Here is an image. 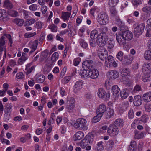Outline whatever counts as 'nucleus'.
Segmentation results:
<instances>
[{"instance_id":"nucleus-1","label":"nucleus","mask_w":151,"mask_h":151,"mask_svg":"<svg viewBox=\"0 0 151 151\" xmlns=\"http://www.w3.org/2000/svg\"><path fill=\"white\" fill-rule=\"evenodd\" d=\"M86 123L87 121L86 119L83 118H79L77 119L74 126L76 128L79 129L81 130H86L88 128Z\"/></svg>"},{"instance_id":"nucleus-2","label":"nucleus","mask_w":151,"mask_h":151,"mask_svg":"<svg viewBox=\"0 0 151 151\" xmlns=\"http://www.w3.org/2000/svg\"><path fill=\"white\" fill-rule=\"evenodd\" d=\"M108 17L107 15L104 12H101L98 15L97 20L101 25H105L108 22Z\"/></svg>"},{"instance_id":"nucleus-3","label":"nucleus","mask_w":151,"mask_h":151,"mask_svg":"<svg viewBox=\"0 0 151 151\" xmlns=\"http://www.w3.org/2000/svg\"><path fill=\"white\" fill-rule=\"evenodd\" d=\"M108 40V36L106 34L99 35L97 40L98 45L101 47H103L106 44Z\"/></svg>"},{"instance_id":"nucleus-4","label":"nucleus","mask_w":151,"mask_h":151,"mask_svg":"<svg viewBox=\"0 0 151 151\" xmlns=\"http://www.w3.org/2000/svg\"><path fill=\"white\" fill-rule=\"evenodd\" d=\"M118 131L117 126L114 124H111L108 129L107 132L109 135L111 136H114L117 135Z\"/></svg>"},{"instance_id":"nucleus-5","label":"nucleus","mask_w":151,"mask_h":151,"mask_svg":"<svg viewBox=\"0 0 151 151\" xmlns=\"http://www.w3.org/2000/svg\"><path fill=\"white\" fill-rule=\"evenodd\" d=\"M98 95L100 98H103L106 97V98H109L110 97V93H106L104 90L102 88H99L98 91Z\"/></svg>"},{"instance_id":"nucleus-6","label":"nucleus","mask_w":151,"mask_h":151,"mask_svg":"<svg viewBox=\"0 0 151 151\" xmlns=\"http://www.w3.org/2000/svg\"><path fill=\"white\" fill-rule=\"evenodd\" d=\"M93 65V62L91 60H88L83 62L82 67L84 69L90 70Z\"/></svg>"},{"instance_id":"nucleus-7","label":"nucleus","mask_w":151,"mask_h":151,"mask_svg":"<svg viewBox=\"0 0 151 151\" xmlns=\"http://www.w3.org/2000/svg\"><path fill=\"white\" fill-rule=\"evenodd\" d=\"M145 25L144 24H141L137 26L134 30V34L137 35H141L143 32Z\"/></svg>"},{"instance_id":"nucleus-8","label":"nucleus","mask_w":151,"mask_h":151,"mask_svg":"<svg viewBox=\"0 0 151 151\" xmlns=\"http://www.w3.org/2000/svg\"><path fill=\"white\" fill-rule=\"evenodd\" d=\"M83 82L82 81H77L75 84L73 91L75 93H77L82 88L83 85Z\"/></svg>"},{"instance_id":"nucleus-9","label":"nucleus","mask_w":151,"mask_h":151,"mask_svg":"<svg viewBox=\"0 0 151 151\" xmlns=\"http://www.w3.org/2000/svg\"><path fill=\"white\" fill-rule=\"evenodd\" d=\"M116 40L119 44L120 45H124L126 43V41L123 38L122 34H118V35L116 34Z\"/></svg>"},{"instance_id":"nucleus-10","label":"nucleus","mask_w":151,"mask_h":151,"mask_svg":"<svg viewBox=\"0 0 151 151\" xmlns=\"http://www.w3.org/2000/svg\"><path fill=\"white\" fill-rule=\"evenodd\" d=\"M88 75L91 78L95 79L99 75V72L96 69H91L89 70Z\"/></svg>"},{"instance_id":"nucleus-11","label":"nucleus","mask_w":151,"mask_h":151,"mask_svg":"<svg viewBox=\"0 0 151 151\" xmlns=\"http://www.w3.org/2000/svg\"><path fill=\"white\" fill-rule=\"evenodd\" d=\"M142 71L145 74H150L151 72V65L148 63L144 65L142 67Z\"/></svg>"},{"instance_id":"nucleus-12","label":"nucleus","mask_w":151,"mask_h":151,"mask_svg":"<svg viewBox=\"0 0 151 151\" xmlns=\"http://www.w3.org/2000/svg\"><path fill=\"white\" fill-rule=\"evenodd\" d=\"M122 34L126 41V40H130L132 38L133 34L129 30L123 32Z\"/></svg>"},{"instance_id":"nucleus-13","label":"nucleus","mask_w":151,"mask_h":151,"mask_svg":"<svg viewBox=\"0 0 151 151\" xmlns=\"http://www.w3.org/2000/svg\"><path fill=\"white\" fill-rule=\"evenodd\" d=\"M142 104V99L141 96L139 95L134 96L133 99V104L134 106H139Z\"/></svg>"},{"instance_id":"nucleus-14","label":"nucleus","mask_w":151,"mask_h":151,"mask_svg":"<svg viewBox=\"0 0 151 151\" xmlns=\"http://www.w3.org/2000/svg\"><path fill=\"white\" fill-rule=\"evenodd\" d=\"M108 52L105 49L102 50V51L99 54V58L102 61L106 60V57L108 56Z\"/></svg>"},{"instance_id":"nucleus-15","label":"nucleus","mask_w":151,"mask_h":151,"mask_svg":"<svg viewBox=\"0 0 151 151\" xmlns=\"http://www.w3.org/2000/svg\"><path fill=\"white\" fill-rule=\"evenodd\" d=\"M107 75L108 77L112 79H114L117 78L119 76V73L115 70H110L107 73Z\"/></svg>"},{"instance_id":"nucleus-16","label":"nucleus","mask_w":151,"mask_h":151,"mask_svg":"<svg viewBox=\"0 0 151 151\" xmlns=\"http://www.w3.org/2000/svg\"><path fill=\"white\" fill-rule=\"evenodd\" d=\"M84 136L83 133L81 131L77 132L73 136V138L74 141L80 140L82 139Z\"/></svg>"},{"instance_id":"nucleus-17","label":"nucleus","mask_w":151,"mask_h":151,"mask_svg":"<svg viewBox=\"0 0 151 151\" xmlns=\"http://www.w3.org/2000/svg\"><path fill=\"white\" fill-rule=\"evenodd\" d=\"M38 44V42L37 40H35L32 43L29 44V47L31 49L30 52V54H31L35 51L36 49Z\"/></svg>"},{"instance_id":"nucleus-18","label":"nucleus","mask_w":151,"mask_h":151,"mask_svg":"<svg viewBox=\"0 0 151 151\" xmlns=\"http://www.w3.org/2000/svg\"><path fill=\"white\" fill-rule=\"evenodd\" d=\"M144 101L145 102H148L151 101V92H148L144 94L143 96Z\"/></svg>"},{"instance_id":"nucleus-19","label":"nucleus","mask_w":151,"mask_h":151,"mask_svg":"<svg viewBox=\"0 0 151 151\" xmlns=\"http://www.w3.org/2000/svg\"><path fill=\"white\" fill-rule=\"evenodd\" d=\"M106 110V106L103 104H101L99 105V108L97 110V112L98 114H101L103 115Z\"/></svg>"},{"instance_id":"nucleus-20","label":"nucleus","mask_w":151,"mask_h":151,"mask_svg":"<svg viewBox=\"0 0 151 151\" xmlns=\"http://www.w3.org/2000/svg\"><path fill=\"white\" fill-rule=\"evenodd\" d=\"M13 22L18 26H21L23 25L24 21L23 19L16 18L13 19Z\"/></svg>"},{"instance_id":"nucleus-21","label":"nucleus","mask_w":151,"mask_h":151,"mask_svg":"<svg viewBox=\"0 0 151 151\" xmlns=\"http://www.w3.org/2000/svg\"><path fill=\"white\" fill-rule=\"evenodd\" d=\"M8 14L6 11L3 9L0 10V20H3L7 16Z\"/></svg>"},{"instance_id":"nucleus-22","label":"nucleus","mask_w":151,"mask_h":151,"mask_svg":"<svg viewBox=\"0 0 151 151\" xmlns=\"http://www.w3.org/2000/svg\"><path fill=\"white\" fill-rule=\"evenodd\" d=\"M121 98L124 99L127 97L129 95V91L127 89H124L120 92Z\"/></svg>"},{"instance_id":"nucleus-23","label":"nucleus","mask_w":151,"mask_h":151,"mask_svg":"<svg viewBox=\"0 0 151 151\" xmlns=\"http://www.w3.org/2000/svg\"><path fill=\"white\" fill-rule=\"evenodd\" d=\"M114 60V58L113 56L111 55L108 56L106 59L105 64L108 67V66L110 65Z\"/></svg>"},{"instance_id":"nucleus-24","label":"nucleus","mask_w":151,"mask_h":151,"mask_svg":"<svg viewBox=\"0 0 151 151\" xmlns=\"http://www.w3.org/2000/svg\"><path fill=\"white\" fill-rule=\"evenodd\" d=\"M120 91V89L117 85H114L112 87V91L114 95L115 96L116 95L117 96V95H119L118 93Z\"/></svg>"},{"instance_id":"nucleus-25","label":"nucleus","mask_w":151,"mask_h":151,"mask_svg":"<svg viewBox=\"0 0 151 151\" xmlns=\"http://www.w3.org/2000/svg\"><path fill=\"white\" fill-rule=\"evenodd\" d=\"M4 6L7 9H12L13 6L11 1L9 0H5L4 2Z\"/></svg>"},{"instance_id":"nucleus-26","label":"nucleus","mask_w":151,"mask_h":151,"mask_svg":"<svg viewBox=\"0 0 151 151\" xmlns=\"http://www.w3.org/2000/svg\"><path fill=\"white\" fill-rule=\"evenodd\" d=\"M102 116V114H98L97 115L93 117L92 119L93 123H96L99 121Z\"/></svg>"},{"instance_id":"nucleus-27","label":"nucleus","mask_w":151,"mask_h":151,"mask_svg":"<svg viewBox=\"0 0 151 151\" xmlns=\"http://www.w3.org/2000/svg\"><path fill=\"white\" fill-rule=\"evenodd\" d=\"M97 31L96 30H94L92 31L90 34V37L92 39H95L97 38H98L99 35H98L97 32Z\"/></svg>"},{"instance_id":"nucleus-28","label":"nucleus","mask_w":151,"mask_h":151,"mask_svg":"<svg viewBox=\"0 0 151 151\" xmlns=\"http://www.w3.org/2000/svg\"><path fill=\"white\" fill-rule=\"evenodd\" d=\"M122 61L123 64L127 65L131 64L132 62L131 60L126 56H124V59Z\"/></svg>"},{"instance_id":"nucleus-29","label":"nucleus","mask_w":151,"mask_h":151,"mask_svg":"<svg viewBox=\"0 0 151 151\" xmlns=\"http://www.w3.org/2000/svg\"><path fill=\"white\" fill-rule=\"evenodd\" d=\"M12 107V106L11 104H7L5 106V110L4 112L5 114L9 113L11 111V109Z\"/></svg>"},{"instance_id":"nucleus-30","label":"nucleus","mask_w":151,"mask_h":151,"mask_svg":"<svg viewBox=\"0 0 151 151\" xmlns=\"http://www.w3.org/2000/svg\"><path fill=\"white\" fill-rule=\"evenodd\" d=\"M144 58L145 59L151 60V51L147 50L145 52L144 54Z\"/></svg>"},{"instance_id":"nucleus-31","label":"nucleus","mask_w":151,"mask_h":151,"mask_svg":"<svg viewBox=\"0 0 151 151\" xmlns=\"http://www.w3.org/2000/svg\"><path fill=\"white\" fill-rule=\"evenodd\" d=\"M36 22L35 19H30L27 20L25 23V26H28L33 24Z\"/></svg>"},{"instance_id":"nucleus-32","label":"nucleus","mask_w":151,"mask_h":151,"mask_svg":"<svg viewBox=\"0 0 151 151\" xmlns=\"http://www.w3.org/2000/svg\"><path fill=\"white\" fill-rule=\"evenodd\" d=\"M114 113L113 110L111 109H109L106 115V118L108 119L111 117L113 115Z\"/></svg>"},{"instance_id":"nucleus-33","label":"nucleus","mask_w":151,"mask_h":151,"mask_svg":"<svg viewBox=\"0 0 151 151\" xmlns=\"http://www.w3.org/2000/svg\"><path fill=\"white\" fill-rule=\"evenodd\" d=\"M9 14L11 17H15L18 16V13L14 10H11L9 12Z\"/></svg>"},{"instance_id":"nucleus-34","label":"nucleus","mask_w":151,"mask_h":151,"mask_svg":"<svg viewBox=\"0 0 151 151\" xmlns=\"http://www.w3.org/2000/svg\"><path fill=\"white\" fill-rule=\"evenodd\" d=\"M75 107V105L74 104L68 103L66 105V108L68 111L70 113L72 112L73 109Z\"/></svg>"},{"instance_id":"nucleus-35","label":"nucleus","mask_w":151,"mask_h":151,"mask_svg":"<svg viewBox=\"0 0 151 151\" xmlns=\"http://www.w3.org/2000/svg\"><path fill=\"white\" fill-rule=\"evenodd\" d=\"M88 143L87 140H86L84 138L81 141L80 145L82 148L84 149L88 145Z\"/></svg>"},{"instance_id":"nucleus-36","label":"nucleus","mask_w":151,"mask_h":151,"mask_svg":"<svg viewBox=\"0 0 151 151\" xmlns=\"http://www.w3.org/2000/svg\"><path fill=\"white\" fill-rule=\"evenodd\" d=\"M103 144V142L102 141L98 143L96 147L98 151H100L103 150L104 147Z\"/></svg>"},{"instance_id":"nucleus-37","label":"nucleus","mask_w":151,"mask_h":151,"mask_svg":"<svg viewBox=\"0 0 151 151\" xmlns=\"http://www.w3.org/2000/svg\"><path fill=\"white\" fill-rule=\"evenodd\" d=\"M100 33L99 35L106 34V33L107 32L108 28L107 27L104 26L100 28Z\"/></svg>"},{"instance_id":"nucleus-38","label":"nucleus","mask_w":151,"mask_h":151,"mask_svg":"<svg viewBox=\"0 0 151 151\" xmlns=\"http://www.w3.org/2000/svg\"><path fill=\"white\" fill-rule=\"evenodd\" d=\"M45 80V76L42 75H40L37 78V82L40 83L43 82Z\"/></svg>"},{"instance_id":"nucleus-39","label":"nucleus","mask_w":151,"mask_h":151,"mask_svg":"<svg viewBox=\"0 0 151 151\" xmlns=\"http://www.w3.org/2000/svg\"><path fill=\"white\" fill-rule=\"evenodd\" d=\"M71 14L70 13L65 12L63 13L62 17L64 20L68 19Z\"/></svg>"},{"instance_id":"nucleus-40","label":"nucleus","mask_w":151,"mask_h":151,"mask_svg":"<svg viewBox=\"0 0 151 151\" xmlns=\"http://www.w3.org/2000/svg\"><path fill=\"white\" fill-rule=\"evenodd\" d=\"M149 119V117L146 114H144L141 117L140 121L144 123H146Z\"/></svg>"},{"instance_id":"nucleus-41","label":"nucleus","mask_w":151,"mask_h":151,"mask_svg":"<svg viewBox=\"0 0 151 151\" xmlns=\"http://www.w3.org/2000/svg\"><path fill=\"white\" fill-rule=\"evenodd\" d=\"M84 70H83L81 71V72L80 73V75L81 76L84 78H86L88 76V75L87 74V71L86 69H84Z\"/></svg>"},{"instance_id":"nucleus-42","label":"nucleus","mask_w":151,"mask_h":151,"mask_svg":"<svg viewBox=\"0 0 151 151\" xmlns=\"http://www.w3.org/2000/svg\"><path fill=\"white\" fill-rule=\"evenodd\" d=\"M110 12L111 17H114L116 16L117 14L116 9L112 7L110 9Z\"/></svg>"},{"instance_id":"nucleus-43","label":"nucleus","mask_w":151,"mask_h":151,"mask_svg":"<svg viewBox=\"0 0 151 151\" xmlns=\"http://www.w3.org/2000/svg\"><path fill=\"white\" fill-rule=\"evenodd\" d=\"M80 43L81 46L83 48L86 49L88 46L87 43L83 39H81L80 40Z\"/></svg>"},{"instance_id":"nucleus-44","label":"nucleus","mask_w":151,"mask_h":151,"mask_svg":"<svg viewBox=\"0 0 151 151\" xmlns=\"http://www.w3.org/2000/svg\"><path fill=\"white\" fill-rule=\"evenodd\" d=\"M129 105V103L128 101L123 103L122 106L121 107L122 110L123 111H125L128 107Z\"/></svg>"},{"instance_id":"nucleus-45","label":"nucleus","mask_w":151,"mask_h":151,"mask_svg":"<svg viewBox=\"0 0 151 151\" xmlns=\"http://www.w3.org/2000/svg\"><path fill=\"white\" fill-rule=\"evenodd\" d=\"M117 58L120 61H122L123 59V53L122 51L119 52L116 55Z\"/></svg>"},{"instance_id":"nucleus-46","label":"nucleus","mask_w":151,"mask_h":151,"mask_svg":"<svg viewBox=\"0 0 151 151\" xmlns=\"http://www.w3.org/2000/svg\"><path fill=\"white\" fill-rule=\"evenodd\" d=\"M129 69L127 68H124L123 69L122 72V74L123 77H124L128 75L129 74Z\"/></svg>"},{"instance_id":"nucleus-47","label":"nucleus","mask_w":151,"mask_h":151,"mask_svg":"<svg viewBox=\"0 0 151 151\" xmlns=\"http://www.w3.org/2000/svg\"><path fill=\"white\" fill-rule=\"evenodd\" d=\"M48 27L53 32H56L57 30V26L54 24L49 25Z\"/></svg>"},{"instance_id":"nucleus-48","label":"nucleus","mask_w":151,"mask_h":151,"mask_svg":"<svg viewBox=\"0 0 151 151\" xmlns=\"http://www.w3.org/2000/svg\"><path fill=\"white\" fill-rule=\"evenodd\" d=\"M123 121L121 119H118L115 120L114 124L115 125L117 126V127L120 125L121 126L123 124Z\"/></svg>"},{"instance_id":"nucleus-49","label":"nucleus","mask_w":151,"mask_h":151,"mask_svg":"<svg viewBox=\"0 0 151 151\" xmlns=\"http://www.w3.org/2000/svg\"><path fill=\"white\" fill-rule=\"evenodd\" d=\"M144 76L142 77V80L145 82H147L151 80V78L150 77L149 74H145Z\"/></svg>"},{"instance_id":"nucleus-50","label":"nucleus","mask_w":151,"mask_h":151,"mask_svg":"<svg viewBox=\"0 0 151 151\" xmlns=\"http://www.w3.org/2000/svg\"><path fill=\"white\" fill-rule=\"evenodd\" d=\"M142 0H134L132 1L133 5L136 7H137L138 5L142 3Z\"/></svg>"},{"instance_id":"nucleus-51","label":"nucleus","mask_w":151,"mask_h":151,"mask_svg":"<svg viewBox=\"0 0 151 151\" xmlns=\"http://www.w3.org/2000/svg\"><path fill=\"white\" fill-rule=\"evenodd\" d=\"M114 45V42L110 40L108 42L107 47L108 49L110 50L113 47Z\"/></svg>"},{"instance_id":"nucleus-52","label":"nucleus","mask_w":151,"mask_h":151,"mask_svg":"<svg viewBox=\"0 0 151 151\" xmlns=\"http://www.w3.org/2000/svg\"><path fill=\"white\" fill-rule=\"evenodd\" d=\"M93 136H92L91 137V136H86V137L84 139L86 140H87L88 142L89 143L91 144L92 143L93 141Z\"/></svg>"},{"instance_id":"nucleus-53","label":"nucleus","mask_w":151,"mask_h":151,"mask_svg":"<svg viewBox=\"0 0 151 151\" xmlns=\"http://www.w3.org/2000/svg\"><path fill=\"white\" fill-rule=\"evenodd\" d=\"M144 133L143 132L140 133H137L135 134V138L139 139L142 138L144 136Z\"/></svg>"},{"instance_id":"nucleus-54","label":"nucleus","mask_w":151,"mask_h":151,"mask_svg":"<svg viewBox=\"0 0 151 151\" xmlns=\"http://www.w3.org/2000/svg\"><path fill=\"white\" fill-rule=\"evenodd\" d=\"M59 57V55L58 53L55 52L54 53L52 56L51 59L53 61H56L57 59H58Z\"/></svg>"},{"instance_id":"nucleus-55","label":"nucleus","mask_w":151,"mask_h":151,"mask_svg":"<svg viewBox=\"0 0 151 151\" xmlns=\"http://www.w3.org/2000/svg\"><path fill=\"white\" fill-rule=\"evenodd\" d=\"M37 4H32L29 6V9L33 11H35L37 9Z\"/></svg>"},{"instance_id":"nucleus-56","label":"nucleus","mask_w":151,"mask_h":151,"mask_svg":"<svg viewBox=\"0 0 151 151\" xmlns=\"http://www.w3.org/2000/svg\"><path fill=\"white\" fill-rule=\"evenodd\" d=\"M36 35L35 32L33 33H27L24 34V36L25 38L31 37Z\"/></svg>"},{"instance_id":"nucleus-57","label":"nucleus","mask_w":151,"mask_h":151,"mask_svg":"<svg viewBox=\"0 0 151 151\" xmlns=\"http://www.w3.org/2000/svg\"><path fill=\"white\" fill-rule=\"evenodd\" d=\"M35 67L34 66H32L30 68H28L27 69V68H26L25 70L26 71V74L27 75L30 73L34 69Z\"/></svg>"},{"instance_id":"nucleus-58","label":"nucleus","mask_w":151,"mask_h":151,"mask_svg":"<svg viewBox=\"0 0 151 151\" xmlns=\"http://www.w3.org/2000/svg\"><path fill=\"white\" fill-rule=\"evenodd\" d=\"M128 117L130 119H131L133 118L134 117V112L133 110L130 109L128 112Z\"/></svg>"},{"instance_id":"nucleus-59","label":"nucleus","mask_w":151,"mask_h":151,"mask_svg":"<svg viewBox=\"0 0 151 151\" xmlns=\"http://www.w3.org/2000/svg\"><path fill=\"white\" fill-rule=\"evenodd\" d=\"M42 23L40 21H38L35 24V28L40 29L42 28Z\"/></svg>"},{"instance_id":"nucleus-60","label":"nucleus","mask_w":151,"mask_h":151,"mask_svg":"<svg viewBox=\"0 0 151 151\" xmlns=\"http://www.w3.org/2000/svg\"><path fill=\"white\" fill-rule=\"evenodd\" d=\"M3 36H4V39L5 38V37H6L9 40L11 44L10 45L11 46H12L11 44L13 42L11 39V35L9 34H4Z\"/></svg>"},{"instance_id":"nucleus-61","label":"nucleus","mask_w":151,"mask_h":151,"mask_svg":"<svg viewBox=\"0 0 151 151\" xmlns=\"http://www.w3.org/2000/svg\"><path fill=\"white\" fill-rule=\"evenodd\" d=\"M109 5L111 6L110 3L112 4V6H114L116 5L119 1V0H109Z\"/></svg>"},{"instance_id":"nucleus-62","label":"nucleus","mask_w":151,"mask_h":151,"mask_svg":"<svg viewBox=\"0 0 151 151\" xmlns=\"http://www.w3.org/2000/svg\"><path fill=\"white\" fill-rule=\"evenodd\" d=\"M16 77L18 79H22L24 77V75L22 73H18L16 75Z\"/></svg>"},{"instance_id":"nucleus-63","label":"nucleus","mask_w":151,"mask_h":151,"mask_svg":"<svg viewBox=\"0 0 151 151\" xmlns=\"http://www.w3.org/2000/svg\"><path fill=\"white\" fill-rule=\"evenodd\" d=\"M151 9V8L150 7L147 6L142 8V10L144 12L148 13L149 12H150Z\"/></svg>"},{"instance_id":"nucleus-64","label":"nucleus","mask_w":151,"mask_h":151,"mask_svg":"<svg viewBox=\"0 0 151 151\" xmlns=\"http://www.w3.org/2000/svg\"><path fill=\"white\" fill-rule=\"evenodd\" d=\"M21 59H22L24 61H25L27 59V55L24 53H22V55L21 57L20 58Z\"/></svg>"}]
</instances>
